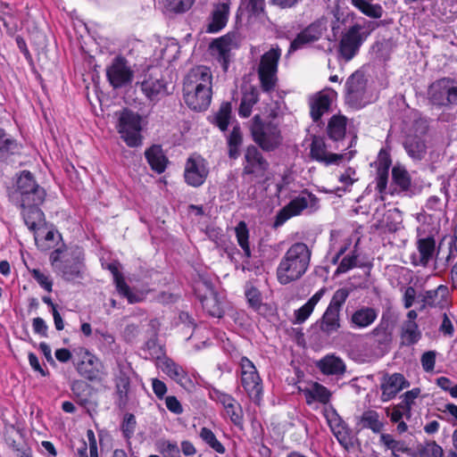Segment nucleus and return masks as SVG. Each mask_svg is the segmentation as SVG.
<instances>
[{"label":"nucleus","instance_id":"7ed1b4c3","mask_svg":"<svg viewBox=\"0 0 457 457\" xmlns=\"http://www.w3.org/2000/svg\"><path fill=\"white\" fill-rule=\"evenodd\" d=\"M49 260L54 272L63 280L76 282L84 278L86 265L82 247L62 245L51 253Z\"/></svg>","mask_w":457,"mask_h":457},{"label":"nucleus","instance_id":"13d9d810","mask_svg":"<svg viewBox=\"0 0 457 457\" xmlns=\"http://www.w3.org/2000/svg\"><path fill=\"white\" fill-rule=\"evenodd\" d=\"M357 262L358 255L355 253V252H353L351 254L344 256L341 262L338 263L336 274L338 275L349 271L350 270L357 266Z\"/></svg>","mask_w":457,"mask_h":457},{"label":"nucleus","instance_id":"603ef678","mask_svg":"<svg viewBox=\"0 0 457 457\" xmlns=\"http://www.w3.org/2000/svg\"><path fill=\"white\" fill-rule=\"evenodd\" d=\"M200 437L211 448L219 453H224L226 449L223 445L217 439L214 433L208 428H202L200 431Z\"/></svg>","mask_w":457,"mask_h":457},{"label":"nucleus","instance_id":"f257e3e1","mask_svg":"<svg viewBox=\"0 0 457 457\" xmlns=\"http://www.w3.org/2000/svg\"><path fill=\"white\" fill-rule=\"evenodd\" d=\"M46 196L44 187L36 181L29 170H22L16 180V188L12 201L21 210L24 223L31 231H35L44 221V212L40 205Z\"/></svg>","mask_w":457,"mask_h":457},{"label":"nucleus","instance_id":"4468645a","mask_svg":"<svg viewBox=\"0 0 457 457\" xmlns=\"http://www.w3.org/2000/svg\"><path fill=\"white\" fill-rule=\"evenodd\" d=\"M270 168L269 162L264 158L259 148L253 145H248L244 153L243 176L262 179Z\"/></svg>","mask_w":457,"mask_h":457},{"label":"nucleus","instance_id":"c03bdc74","mask_svg":"<svg viewBox=\"0 0 457 457\" xmlns=\"http://www.w3.org/2000/svg\"><path fill=\"white\" fill-rule=\"evenodd\" d=\"M232 112V105L229 102H224L220 104L219 111L215 114L213 120L214 124L221 130L228 129Z\"/></svg>","mask_w":457,"mask_h":457},{"label":"nucleus","instance_id":"412c9836","mask_svg":"<svg viewBox=\"0 0 457 457\" xmlns=\"http://www.w3.org/2000/svg\"><path fill=\"white\" fill-rule=\"evenodd\" d=\"M327 420L339 444L346 449L352 446V432L335 410L332 411L331 414L327 415Z\"/></svg>","mask_w":457,"mask_h":457},{"label":"nucleus","instance_id":"cd10ccee","mask_svg":"<svg viewBox=\"0 0 457 457\" xmlns=\"http://www.w3.org/2000/svg\"><path fill=\"white\" fill-rule=\"evenodd\" d=\"M377 317L378 312L376 309L362 306L353 312L349 322L353 328H365L370 326L376 320Z\"/></svg>","mask_w":457,"mask_h":457},{"label":"nucleus","instance_id":"37998d69","mask_svg":"<svg viewBox=\"0 0 457 457\" xmlns=\"http://www.w3.org/2000/svg\"><path fill=\"white\" fill-rule=\"evenodd\" d=\"M392 179L403 191H407L411 187V176L405 167L401 164L397 163L393 167Z\"/></svg>","mask_w":457,"mask_h":457},{"label":"nucleus","instance_id":"6ab92c4d","mask_svg":"<svg viewBox=\"0 0 457 457\" xmlns=\"http://www.w3.org/2000/svg\"><path fill=\"white\" fill-rule=\"evenodd\" d=\"M410 382L401 373H386L381 380V401L388 402L394 399L399 392L409 387Z\"/></svg>","mask_w":457,"mask_h":457},{"label":"nucleus","instance_id":"423d86ee","mask_svg":"<svg viewBox=\"0 0 457 457\" xmlns=\"http://www.w3.org/2000/svg\"><path fill=\"white\" fill-rule=\"evenodd\" d=\"M142 120V116L130 109L124 108L119 112L116 128L129 147H138L143 144Z\"/></svg>","mask_w":457,"mask_h":457},{"label":"nucleus","instance_id":"58836bf2","mask_svg":"<svg viewBox=\"0 0 457 457\" xmlns=\"http://www.w3.org/2000/svg\"><path fill=\"white\" fill-rule=\"evenodd\" d=\"M243 143V134L239 125H235L227 137L228 157L236 160L240 154L239 148Z\"/></svg>","mask_w":457,"mask_h":457},{"label":"nucleus","instance_id":"c9c22d12","mask_svg":"<svg viewBox=\"0 0 457 457\" xmlns=\"http://www.w3.org/2000/svg\"><path fill=\"white\" fill-rule=\"evenodd\" d=\"M259 101V92L256 88L251 87L249 90L243 93L238 114L242 118H247L251 115L252 108Z\"/></svg>","mask_w":457,"mask_h":457},{"label":"nucleus","instance_id":"3c124183","mask_svg":"<svg viewBox=\"0 0 457 457\" xmlns=\"http://www.w3.org/2000/svg\"><path fill=\"white\" fill-rule=\"evenodd\" d=\"M163 371L179 384L182 385L187 379V373L182 367L170 360L164 362Z\"/></svg>","mask_w":457,"mask_h":457},{"label":"nucleus","instance_id":"680f3d73","mask_svg":"<svg viewBox=\"0 0 457 457\" xmlns=\"http://www.w3.org/2000/svg\"><path fill=\"white\" fill-rule=\"evenodd\" d=\"M210 397L220 403L224 409L228 408L231 403H234L236 400L231 395L221 392L217 388H212L210 391Z\"/></svg>","mask_w":457,"mask_h":457},{"label":"nucleus","instance_id":"a211bd4d","mask_svg":"<svg viewBox=\"0 0 457 457\" xmlns=\"http://www.w3.org/2000/svg\"><path fill=\"white\" fill-rule=\"evenodd\" d=\"M327 30V22L320 19L313 21L296 35L290 44L289 51H295L307 44L318 41Z\"/></svg>","mask_w":457,"mask_h":457},{"label":"nucleus","instance_id":"aec40b11","mask_svg":"<svg viewBox=\"0 0 457 457\" xmlns=\"http://www.w3.org/2000/svg\"><path fill=\"white\" fill-rule=\"evenodd\" d=\"M418 253L411 255V262L413 266L426 267L434 257L436 252V241L433 237L420 238L417 241Z\"/></svg>","mask_w":457,"mask_h":457},{"label":"nucleus","instance_id":"4d7b16f0","mask_svg":"<svg viewBox=\"0 0 457 457\" xmlns=\"http://www.w3.org/2000/svg\"><path fill=\"white\" fill-rule=\"evenodd\" d=\"M227 415L229 417L231 422L237 426L242 428L243 426V410L241 405L235 400L231 403L228 408L225 409Z\"/></svg>","mask_w":457,"mask_h":457},{"label":"nucleus","instance_id":"a18cd8bd","mask_svg":"<svg viewBox=\"0 0 457 457\" xmlns=\"http://www.w3.org/2000/svg\"><path fill=\"white\" fill-rule=\"evenodd\" d=\"M237 243L244 252V256L250 258L252 252L249 245V231L246 224L244 221H240L235 228Z\"/></svg>","mask_w":457,"mask_h":457},{"label":"nucleus","instance_id":"c85d7f7f","mask_svg":"<svg viewBox=\"0 0 457 457\" xmlns=\"http://www.w3.org/2000/svg\"><path fill=\"white\" fill-rule=\"evenodd\" d=\"M331 102V96L324 91L318 93L311 98V117L313 121L317 122L325 112L329 111Z\"/></svg>","mask_w":457,"mask_h":457},{"label":"nucleus","instance_id":"338daca9","mask_svg":"<svg viewBox=\"0 0 457 457\" xmlns=\"http://www.w3.org/2000/svg\"><path fill=\"white\" fill-rule=\"evenodd\" d=\"M313 312V308L305 303L301 308L295 312V323L304 322Z\"/></svg>","mask_w":457,"mask_h":457},{"label":"nucleus","instance_id":"49530a36","mask_svg":"<svg viewBox=\"0 0 457 457\" xmlns=\"http://www.w3.org/2000/svg\"><path fill=\"white\" fill-rule=\"evenodd\" d=\"M375 342L383 346L388 345L392 341V331L387 321L382 320L372 331Z\"/></svg>","mask_w":457,"mask_h":457},{"label":"nucleus","instance_id":"f8f14e48","mask_svg":"<svg viewBox=\"0 0 457 457\" xmlns=\"http://www.w3.org/2000/svg\"><path fill=\"white\" fill-rule=\"evenodd\" d=\"M318 201L315 195L307 190L302 191L298 196L292 199L286 206L278 211L274 223L275 226H281L288 219L299 215L308 207H316Z\"/></svg>","mask_w":457,"mask_h":457},{"label":"nucleus","instance_id":"6e6552de","mask_svg":"<svg viewBox=\"0 0 457 457\" xmlns=\"http://www.w3.org/2000/svg\"><path fill=\"white\" fill-rule=\"evenodd\" d=\"M347 288L337 289L327 307L322 317L317 321L320 329L326 335H331L340 328V311L349 296Z\"/></svg>","mask_w":457,"mask_h":457},{"label":"nucleus","instance_id":"5fc2aeb1","mask_svg":"<svg viewBox=\"0 0 457 457\" xmlns=\"http://www.w3.org/2000/svg\"><path fill=\"white\" fill-rule=\"evenodd\" d=\"M194 290L197 298H199V295H207L216 293L212 280L202 275H199L195 281Z\"/></svg>","mask_w":457,"mask_h":457},{"label":"nucleus","instance_id":"e2e57ef3","mask_svg":"<svg viewBox=\"0 0 457 457\" xmlns=\"http://www.w3.org/2000/svg\"><path fill=\"white\" fill-rule=\"evenodd\" d=\"M376 163L377 170H389L392 164L390 154L386 150L381 149L378 153Z\"/></svg>","mask_w":457,"mask_h":457},{"label":"nucleus","instance_id":"79ce46f5","mask_svg":"<svg viewBox=\"0 0 457 457\" xmlns=\"http://www.w3.org/2000/svg\"><path fill=\"white\" fill-rule=\"evenodd\" d=\"M360 422L364 428L370 429L373 433H380L384 428V423L379 420V414L373 410L365 411Z\"/></svg>","mask_w":457,"mask_h":457},{"label":"nucleus","instance_id":"774afa93","mask_svg":"<svg viewBox=\"0 0 457 457\" xmlns=\"http://www.w3.org/2000/svg\"><path fill=\"white\" fill-rule=\"evenodd\" d=\"M389 170H377L376 189L380 193H384L388 180Z\"/></svg>","mask_w":457,"mask_h":457},{"label":"nucleus","instance_id":"a878e982","mask_svg":"<svg viewBox=\"0 0 457 457\" xmlns=\"http://www.w3.org/2000/svg\"><path fill=\"white\" fill-rule=\"evenodd\" d=\"M21 145L4 129L0 128V161L7 162L13 155L20 154Z\"/></svg>","mask_w":457,"mask_h":457},{"label":"nucleus","instance_id":"09e8293b","mask_svg":"<svg viewBox=\"0 0 457 457\" xmlns=\"http://www.w3.org/2000/svg\"><path fill=\"white\" fill-rule=\"evenodd\" d=\"M245 295L247 299L249 306L258 311L262 305V297L260 290L251 282H247L245 286Z\"/></svg>","mask_w":457,"mask_h":457},{"label":"nucleus","instance_id":"393cba45","mask_svg":"<svg viewBox=\"0 0 457 457\" xmlns=\"http://www.w3.org/2000/svg\"><path fill=\"white\" fill-rule=\"evenodd\" d=\"M145 157L152 170L157 174H161L165 171L169 161L162 148V145H151L145 151Z\"/></svg>","mask_w":457,"mask_h":457},{"label":"nucleus","instance_id":"1a4fd4ad","mask_svg":"<svg viewBox=\"0 0 457 457\" xmlns=\"http://www.w3.org/2000/svg\"><path fill=\"white\" fill-rule=\"evenodd\" d=\"M280 56L281 50L278 46H276L270 48L261 57L257 72L261 87L265 92H270L276 87L278 64Z\"/></svg>","mask_w":457,"mask_h":457},{"label":"nucleus","instance_id":"c756f323","mask_svg":"<svg viewBox=\"0 0 457 457\" xmlns=\"http://www.w3.org/2000/svg\"><path fill=\"white\" fill-rule=\"evenodd\" d=\"M307 404H312L314 402L326 404L330 401L331 392L323 385L313 382L309 387L302 390Z\"/></svg>","mask_w":457,"mask_h":457},{"label":"nucleus","instance_id":"7c9ffc66","mask_svg":"<svg viewBox=\"0 0 457 457\" xmlns=\"http://www.w3.org/2000/svg\"><path fill=\"white\" fill-rule=\"evenodd\" d=\"M115 387L118 395V405L124 407L129 401V391L130 388V378L129 369H120L115 378Z\"/></svg>","mask_w":457,"mask_h":457},{"label":"nucleus","instance_id":"6e6d98bb","mask_svg":"<svg viewBox=\"0 0 457 457\" xmlns=\"http://www.w3.org/2000/svg\"><path fill=\"white\" fill-rule=\"evenodd\" d=\"M114 283H115L116 289L119 292V294L121 295L122 296L126 297L129 303H138L141 301V298L138 295H137L131 292L130 287L126 283L123 277L119 278H116V280H114Z\"/></svg>","mask_w":457,"mask_h":457},{"label":"nucleus","instance_id":"e433bc0d","mask_svg":"<svg viewBox=\"0 0 457 457\" xmlns=\"http://www.w3.org/2000/svg\"><path fill=\"white\" fill-rule=\"evenodd\" d=\"M199 301L202 303L204 310L211 316L215 318H221L224 314L221 303L218 299L217 293L202 295H199Z\"/></svg>","mask_w":457,"mask_h":457},{"label":"nucleus","instance_id":"ddd939ff","mask_svg":"<svg viewBox=\"0 0 457 457\" xmlns=\"http://www.w3.org/2000/svg\"><path fill=\"white\" fill-rule=\"evenodd\" d=\"M106 77L110 85L114 89H118L131 84L134 79V71L125 57L118 55L107 66Z\"/></svg>","mask_w":457,"mask_h":457},{"label":"nucleus","instance_id":"f03ea898","mask_svg":"<svg viewBox=\"0 0 457 457\" xmlns=\"http://www.w3.org/2000/svg\"><path fill=\"white\" fill-rule=\"evenodd\" d=\"M212 96V74L206 66L191 69L184 79L183 97L187 105L194 111H205Z\"/></svg>","mask_w":457,"mask_h":457},{"label":"nucleus","instance_id":"72a5a7b5","mask_svg":"<svg viewBox=\"0 0 457 457\" xmlns=\"http://www.w3.org/2000/svg\"><path fill=\"white\" fill-rule=\"evenodd\" d=\"M403 147L408 155L414 161H421L427 154L425 140L417 136L408 137L403 142Z\"/></svg>","mask_w":457,"mask_h":457},{"label":"nucleus","instance_id":"9d476101","mask_svg":"<svg viewBox=\"0 0 457 457\" xmlns=\"http://www.w3.org/2000/svg\"><path fill=\"white\" fill-rule=\"evenodd\" d=\"M345 87V102L350 107L359 110L370 102L367 97V79L362 71H354L346 79Z\"/></svg>","mask_w":457,"mask_h":457},{"label":"nucleus","instance_id":"f704fd0d","mask_svg":"<svg viewBox=\"0 0 457 457\" xmlns=\"http://www.w3.org/2000/svg\"><path fill=\"white\" fill-rule=\"evenodd\" d=\"M347 119L341 114L333 115L328 123L327 133L330 139L334 141L342 140L346 132Z\"/></svg>","mask_w":457,"mask_h":457},{"label":"nucleus","instance_id":"864d4df0","mask_svg":"<svg viewBox=\"0 0 457 457\" xmlns=\"http://www.w3.org/2000/svg\"><path fill=\"white\" fill-rule=\"evenodd\" d=\"M422 457H444L443 448L436 441L428 440L419 444Z\"/></svg>","mask_w":457,"mask_h":457},{"label":"nucleus","instance_id":"f3484780","mask_svg":"<svg viewBox=\"0 0 457 457\" xmlns=\"http://www.w3.org/2000/svg\"><path fill=\"white\" fill-rule=\"evenodd\" d=\"M234 47H236L235 36L230 33L213 39L209 46L211 54L220 63L224 71L228 69L231 50Z\"/></svg>","mask_w":457,"mask_h":457},{"label":"nucleus","instance_id":"052dcab7","mask_svg":"<svg viewBox=\"0 0 457 457\" xmlns=\"http://www.w3.org/2000/svg\"><path fill=\"white\" fill-rule=\"evenodd\" d=\"M29 272L42 288L49 293L52 292L53 281L49 276L46 275L38 269L29 270Z\"/></svg>","mask_w":457,"mask_h":457},{"label":"nucleus","instance_id":"0eeeda50","mask_svg":"<svg viewBox=\"0 0 457 457\" xmlns=\"http://www.w3.org/2000/svg\"><path fill=\"white\" fill-rule=\"evenodd\" d=\"M428 102L438 108L457 105V82L451 78H442L432 82L427 91Z\"/></svg>","mask_w":457,"mask_h":457},{"label":"nucleus","instance_id":"4c0bfd02","mask_svg":"<svg viewBox=\"0 0 457 457\" xmlns=\"http://www.w3.org/2000/svg\"><path fill=\"white\" fill-rule=\"evenodd\" d=\"M421 337L418 324L413 320L404 322L401 332V344L403 345H411L416 344Z\"/></svg>","mask_w":457,"mask_h":457},{"label":"nucleus","instance_id":"2eb2a0df","mask_svg":"<svg viewBox=\"0 0 457 457\" xmlns=\"http://www.w3.org/2000/svg\"><path fill=\"white\" fill-rule=\"evenodd\" d=\"M361 31L362 27L359 24H355L343 33L339 42L338 51L345 61L348 62L352 60L359 52L366 37Z\"/></svg>","mask_w":457,"mask_h":457},{"label":"nucleus","instance_id":"9b49d317","mask_svg":"<svg viewBox=\"0 0 457 457\" xmlns=\"http://www.w3.org/2000/svg\"><path fill=\"white\" fill-rule=\"evenodd\" d=\"M241 384L249 398L259 404L262 395V379L253 363L246 357L240 361Z\"/></svg>","mask_w":457,"mask_h":457},{"label":"nucleus","instance_id":"20e7f679","mask_svg":"<svg viewBox=\"0 0 457 457\" xmlns=\"http://www.w3.org/2000/svg\"><path fill=\"white\" fill-rule=\"evenodd\" d=\"M312 252L306 244H293L279 262L277 268V278L281 285L298 280L306 272L311 261Z\"/></svg>","mask_w":457,"mask_h":457},{"label":"nucleus","instance_id":"8fccbe9b","mask_svg":"<svg viewBox=\"0 0 457 457\" xmlns=\"http://www.w3.org/2000/svg\"><path fill=\"white\" fill-rule=\"evenodd\" d=\"M420 394V389L419 387L412 388L410 391L405 392L402 396V401L397 404L399 408H401L407 419L411 418V406L414 403L416 398L419 397Z\"/></svg>","mask_w":457,"mask_h":457},{"label":"nucleus","instance_id":"2f4dec72","mask_svg":"<svg viewBox=\"0 0 457 457\" xmlns=\"http://www.w3.org/2000/svg\"><path fill=\"white\" fill-rule=\"evenodd\" d=\"M141 89L151 101L156 100L160 96H164L167 93L165 82L152 76L141 82Z\"/></svg>","mask_w":457,"mask_h":457},{"label":"nucleus","instance_id":"ea45409f","mask_svg":"<svg viewBox=\"0 0 457 457\" xmlns=\"http://www.w3.org/2000/svg\"><path fill=\"white\" fill-rule=\"evenodd\" d=\"M379 442L386 448L392 451V457H399V453L409 452V447L403 440H395L390 434H381Z\"/></svg>","mask_w":457,"mask_h":457},{"label":"nucleus","instance_id":"a19ab883","mask_svg":"<svg viewBox=\"0 0 457 457\" xmlns=\"http://www.w3.org/2000/svg\"><path fill=\"white\" fill-rule=\"evenodd\" d=\"M195 0H161L163 11L167 13L181 14L191 9Z\"/></svg>","mask_w":457,"mask_h":457},{"label":"nucleus","instance_id":"de8ad7c7","mask_svg":"<svg viewBox=\"0 0 457 457\" xmlns=\"http://www.w3.org/2000/svg\"><path fill=\"white\" fill-rule=\"evenodd\" d=\"M352 4L365 15L378 19L382 17L383 9L379 4H370L367 0H351Z\"/></svg>","mask_w":457,"mask_h":457},{"label":"nucleus","instance_id":"dca6fc26","mask_svg":"<svg viewBox=\"0 0 457 457\" xmlns=\"http://www.w3.org/2000/svg\"><path fill=\"white\" fill-rule=\"evenodd\" d=\"M209 170L205 160L196 154L189 156L185 164L184 178L187 185L198 187L206 180Z\"/></svg>","mask_w":457,"mask_h":457},{"label":"nucleus","instance_id":"473e14b6","mask_svg":"<svg viewBox=\"0 0 457 457\" xmlns=\"http://www.w3.org/2000/svg\"><path fill=\"white\" fill-rule=\"evenodd\" d=\"M448 295L449 289L445 285H440L434 290H428L422 295V308L426 306H443Z\"/></svg>","mask_w":457,"mask_h":457},{"label":"nucleus","instance_id":"5701e85b","mask_svg":"<svg viewBox=\"0 0 457 457\" xmlns=\"http://www.w3.org/2000/svg\"><path fill=\"white\" fill-rule=\"evenodd\" d=\"M311 157L326 165L337 163L338 161L343 159L342 154H328L324 139L320 137H313L311 144Z\"/></svg>","mask_w":457,"mask_h":457},{"label":"nucleus","instance_id":"0e129e2a","mask_svg":"<svg viewBox=\"0 0 457 457\" xmlns=\"http://www.w3.org/2000/svg\"><path fill=\"white\" fill-rule=\"evenodd\" d=\"M161 452L165 457H179V448L175 442L164 441L161 445Z\"/></svg>","mask_w":457,"mask_h":457},{"label":"nucleus","instance_id":"b1692460","mask_svg":"<svg viewBox=\"0 0 457 457\" xmlns=\"http://www.w3.org/2000/svg\"><path fill=\"white\" fill-rule=\"evenodd\" d=\"M101 361L94 354L86 352L82 360L78 363V372L89 381H96L99 378Z\"/></svg>","mask_w":457,"mask_h":457},{"label":"nucleus","instance_id":"39448f33","mask_svg":"<svg viewBox=\"0 0 457 457\" xmlns=\"http://www.w3.org/2000/svg\"><path fill=\"white\" fill-rule=\"evenodd\" d=\"M250 130L254 143L265 152H272L281 145L278 125L271 120H263L258 114L252 119Z\"/></svg>","mask_w":457,"mask_h":457},{"label":"nucleus","instance_id":"bf43d9fd","mask_svg":"<svg viewBox=\"0 0 457 457\" xmlns=\"http://www.w3.org/2000/svg\"><path fill=\"white\" fill-rule=\"evenodd\" d=\"M137 421L132 413H126L121 423V431L126 439L131 438L134 435Z\"/></svg>","mask_w":457,"mask_h":457},{"label":"nucleus","instance_id":"bb28decb","mask_svg":"<svg viewBox=\"0 0 457 457\" xmlns=\"http://www.w3.org/2000/svg\"><path fill=\"white\" fill-rule=\"evenodd\" d=\"M316 366L325 375L343 376L346 371L344 361L335 354L324 356Z\"/></svg>","mask_w":457,"mask_h":457},{"label":"nucleus","instance_id":"4be33fe9","mask_svg":"<svg viewBox=\"0 0 457 457\" xmlns=\"http://www.w3.org/2000/svg\"><path fill=\"white\" fill-rule=\"evenodd\" d=\"M229 15V3H218L213 5V10L206 27L207 33H217L226 25Z\"/></svg>","mask_w":457,"mask_h":457},{"label":"nucleus","instance_id":"69168bd1","mask_svg":"<svg viewBox=\"0 0 457 457\" xmlns=\"http://www.w3.org/2000/svg\"><path fill=\"white\" fill-rule=\"evenodd\" d=\"M421 365L425 371L430 372L435 368L436 363V353L434 351H428L421 356Z\"/></svg>","mask_w":457,"mask_h":457}]
</instances>
